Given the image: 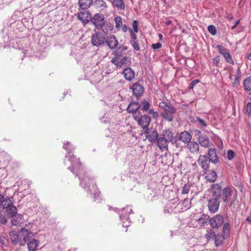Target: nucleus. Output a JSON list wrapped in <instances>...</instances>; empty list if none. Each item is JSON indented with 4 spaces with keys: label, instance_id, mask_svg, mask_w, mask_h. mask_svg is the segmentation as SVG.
Instances as JSON below:
<instances>
[{
    "label": "nucleus",
    "instance_id": "nucleus-1",
    "mask_svg": "<svg viewBox=\"0 0 251 251\" xmlns=\"http://www.w3.org/2000/svg\"><path fill=\"white\" fill-rule=\"evenodd\" d=\"M63 148L68 151V154L66 155V157H69V160L72 164V167H69V169L72 172L75 173L74 170H75L76 176H78L80 180V185L82 187L85 188L87 186L90 188L91 185L94 190V201H96V198L99 196L100 192L96 190V186L93 179H91L88 176H86V173L84 168L82 167L78 158H76L70 152L74 148L70 145L69 142L64 143Z\"/></svg>",
    "mask_w": 251,
    "mask_h": 251
},
{
    "label": "nucleus",
    "instance_id": "nucleus-2",
    "mask_svg": "<svg viewBox=\"0 0 251 251\" xmlns=\"http://www.w3.org/2000/svg\"><path fill=\"white\" fill-rule=\"evenodd\" d=\"M23 241L27 245L28 251H35L39 245V241L33 238V234L26 229L21 230Z\"/></svg>",
    "mask_w": 251,
    "mask_h": 251
},
{
    "label": "nucleus",
    "instance_id": "nucleus-3",
    "mask_svg": "<svg viewBox=\"0 0 251 251\" xmlns=\"http://www.w3.org/2000/svg\"><path fill=\"white\" fill-rule=\"evenodd\" d=\"M223 194V200L224 202H227L229 199L231 197L232 195L233 196L232 198V201L230 202V206H231L234 204L235 200L237 197V192L236 190L233 188L229 186H227L226 187L223 189L222 191Z\"/></svg>",
    "mask_w": 251,
    "mask_h": 251
},
{
    "label": "nucleus",
    "instance_id": "nucleus-4",
    "mask_svg": "<svg viewBox=\"0 0 251 251\" xmlns=\"http://www.w3.org/2000/svg\"><path fill=\"white\" fill-rule=\"evenodd\" d=\"M134 119L143 128L147 129L151 122V118L147 115H142L140 112L134 114Z\"/></svg>",
    "mask_w": 251,
    "mask_h": 251
},
{
    "label": "nucleus",
    "instance_id": "nucleus-5",
    "mask_svg": "<svg viewBox=\"0 0 251 251\" xmlns=\"http://www.w3.org/2000/svg\"><path fill=\"white\" fill-rule=\"evenodd\" d=\"M90 21L96 28L100 29L105 25L104 16L102 14L96 13L93 17H91Z\"/></svg>",
    "mask_w": 251,
    "mask_h": 251
},
{
    "label": "nucleus",
    "instance_id": "nucleus-6",
    "mask_svg": "<svg viewBox=\"0 0 251 251\" xmlns=\"http://www.w3.org/2000/svg\"><path fill=\"white\" fill-rule=\"evenodd\" d=\"M105 36L101 32H97L91 37V43L94 46L99 47L104 44Z\"/></svg>",
    "mask_w": 251,
    "mask_h": 251
},
{
    "label": "nucleus",
    "instance_id": "nucleus-7",
    "mask_svg": "<svg viewBox=\"0 0 251 251\" xmlns=\"http://www.w3.org/2000/svg\"><path fill=\"white\" fill-rule=\"evenodd\" d=\"M132 212V210L130 206H127L123 208L120 217L121 220L123 221V226H124L127 227L129 226L130 221L129 220L128 215Z\"/></svg>",
    "mask_w": 251,
    "mask_h": 251
},
{
    "label": "nucleus",
    "instance_id": "nucleus-8",
    "mask_svg": "<svg viewBox=\"0 0 251 251\" xmlns=\"http://www.w3.org/2000/svg\"><path fill=\"white\" fill-rule=\"evenodd\" d=\"M220 206L219 198H214L208 201V207L211 213L216 212Z\"/></svg>",
    "mask_w": 251,
    "mask_h": 251
},
{
    "label": "nucleus",
    "instance_id": "nucleus-9",
    "mask_svg": "<svg viewBox=\"0 0 251 251\" xmlns=\"http://www.w3.org/2000/svg\"><path fill=\"white\" fill-rule=\"evenodd\" d=\"M176 112V108L173 106L169 107L168 109L163 111L161 115L164 119L169 122L173 121L174 117L173 115Z\"/></svg>",
    "mask_w": 251,
    "mask_h": 251
},
{
    "label": "nucleus",
    "instance_id": "nucleus-10",
    "mask_svg": "<svg viewBox=\"0 0 251 251\" xmlns=\"http://www.w3.org/2000/svg\"><path fill=\"white\" fill-rule=\"evenodd\" d=\"M223 217L217 214L210 219L209 223L213 228H218L221 226L224 223Z\"/></svg>",
    "mask_w": 251,
    "mask_h": 251
},
{
    "label": "nucleus",
    "instance_id": "nucleus-11",
    "mask_svg": "<svg viewBox=\"0 0 251 251\" xmlns=\"http://www.w3.org/2000/svg\"><path fill=\"white\" fill-rule=\"evenodd\" d=\"M216 48L219 52L224 56L227 62L232 64L234 63L231 56L226 49L221 45H217Z\"/></svg>",
    "mask_w": 251,
    "mask_h": 251
},
{
    "label": "nucleus",
    "instance_id": "nucleus-12",
    "mask_svg": "<svg viewBox=\"0 0 251 251\" xmlns=\"http://www.w3.org/2000/svg\"><path fill=\"white\" fill-rule=\"evenodd\" d=\"M77 18L84 25L91 21V14L88 10H83L77 14Z\"/></svg>",
    "mask_w": 251,
    "mask_h": 251
},
{
    "label": "nucleus",
    "instance_id": "nucleus-13",
    "mask_svg": "<svg viewBox=\"0 0 251 251\" xmlns=\"http://www.w3.org/2000/svg\"><path fill=\"white\" fill-rule=\"evenodd\" d=\"M106 45L110 49H115L117 48L118 45V41L114 35H110L106 38L105 37V41Z\"/></svg>",
    "mask_w": 251,
    "mask_h": 251
},
{
    "label": "nucleus",
    "instance_id": "nucleus-14",
    "mask_svg": "<svg viewBox=\"0 0 251 251\" xmlns=\"http://www.w3.org/2000/svg\"><path fill=\"white\" fill-rule=\"evenodd\" d=\"M145 134L146 135V138L151 142L155 141L158 137L157 131L153 129L147 128Z\"/></svg>",
    "mask_w": 251,
    "mask_h": 251
},
{
    "label": "nucleus",
    "instance_id": "nucleus-15",
    "mask_svg": "<svg viewBox=\"0 0 251 251\" xmlns=\"http://www.w3.org/2000/svg\"><path fill=\"white\" fill-rule=\"evenodd\" d=\"M131 89L133 95L135 96L136 97L141 96L144 91L143 86L138 82L133 84Z\"/></svg>",
    "mask_w": 251,
    "mask_h": 251
},
{
    "label": "nucleus",
    "instance_id": "nucleus-16",
    "mask_svg": "<svg viewBox=\"0 0 251 251\" xmlns=\"http://www.w3.org/2000/svg\"><path fill=\"white\" fill-rule=\"evenodd\" d=\"M210 162V161L206 155H200L198 159L199 163L201 168L205 170H207L209 168Z\"/></svg>",
    "mask_w": 251,
    "mask_h": 251
},
{
    "label": "nucleus",
    "instance_id": "nucleus-17",
    "mask_svg": "<svg viewBox=\"0 0 251 251\" xmlns=\"http://www.w3.org/2000/svg\"><path fill=\"white\" fill-rule=\"evenodd\" d=\"M125 78L127 81L132 80L135 77L134 71L129 67H126L123 71Z\"/></svg>",
    "mask_w": 251,
    "mask_h": 251
},
{
    "label": "nucleus",
    "instance_id": "nucleus-18",
    "mask_svg": "<svg viewBox=\"0 0 251 251\" xmlns=\"http://www.w3.org/2000/svg\"><path fill=\"white\" fill-rule=\"evenodd\" d=\"M208 156L209 157L208 158L212 163L217 164L219 162V160L215 149L211 148L209 150Z\"/></svg>",
    "mask_w": 251,
    "mask_h": 251
},
{
    "label": "nucleus",
    "instance_id": "nucleus-19",
    "mask_svg": "<svg viewBox=\"0 0 251 251\" xmlns=\"http://www.w3.org/2000/svg\"><path fill=\"white\" fill-rule=\"evenodd\" d=\"M187 148L193 153H197L200 149L199 144L196 141H190L187 144Z\"/></svg>",
    "mask_w": 251,
    "mask_h": 251
},
{
    "label": "nucleus",
    "instance_id": "nucleus-20",
    "mask_svg": "<svg viewBox=\"0 0 251 251\" xmlns=\"http://www.w3.org/2000/svg\"><path fill=\"white\" fill-rule=\"evenodd\" d=\"M140 107V104L138 102H134L130 103L127 108L128 113H132L134 117V114L136 112H140L138 111Z\"/></svg>",
    "mask_w": 251,
    "mask_h": 251
},
{
    "label": "nucleus",
    "instance_id": "nucleus-21",
    "mask_svg": "<svg viewBox=\"0 0 251 251\" xmlns=\"http://www.w3.org/2000/svg\"><path fill=\"white\" fill-rule=\"evenodd\" d=\"M179 139L183 143L188 144L192 139V135L188 131H184L180 133Z\"/></svg>",
    "mask_w": 251,
    "mask_h": 251
},
{
    "label": "nucleus",
    "instance_id": "nucleus-22",
    "mask_svg": "<svg viewBox=\"0 0 251 251\" xmlns=\"http://www.w3.org/2000/svg\"><path fill=\"white\" fill-rule=\"evenodd\" d=\"M199 133L201 134L199 137V144L204 148H207L209 144V140L206 136L203 135L201 134L200 131H198Z\"/></svg>",
    "mask_w": 251,
    "mask_h": 251
},
{
    "label": "nucleus",
    "instance_id": "nucleus-23",
    "mask_svg": "<svg viewBox=\"0 0 251 251\" xmlns=\"http://www.w3.org/2000/svg\"><path fill=\"white\" fill-rule=\"evenodd\" d=\"M157 146L161 150L167 149L169 141L165 139V137H160L157 140Z\"/></svg>",
    "mask_w": 251,
    "mask_h": 251
},
{
    "label": "nucleus",
    "instance_id": "nucleus-24",
    "mask_svg": "<svg viewBox=\"0 0 251 251\" xmlns=\"http://www.w3.org/2000/svg\"><path fill=\"white\" fill-rule=\"evenodd\" d=\"M211 236H214L215 237V243L217 247L222 245L224 242V241L226 239L222 235H215L214 232H211L209 234V237Z\"/></svg>",
    "mask_w": 251,
    "mask_h": 251
},
{
    "label": "nucleus",
    "instance_id": "nucleus-25",
    "mask_svg": "<svg viewBox=\"0 0 251 251\" xmlns=\"http://www.w3.org/2000/svg\"><path fill=\"white\" fill-rule=\"evenodd\" d=\"M213 196L216 198H219L222 192L221 187L218 184H214L211 187Z\"/></svg>",
    "mask_w": 251,
    "mask_h": 251
},
{
    "label": "nucleus",
    "instance_id": "nucleus-26",
    "mask_svg": "<svg viewBox=\"0 0 251 251\" xmlns=\"http://www.w3.org/2000/svg\"><path fill=\"white\" fill-rule=\"evenodd\" d=\"M93 2L92 0H79L78 4L80 7L84 10L90 7Z\"/></svg>",
    "mask_w": 251,
    "mask_h": 251
},
{
    "label": "nucleus",
    "instance_id": "nucleus-27",
    "mask_svg": "<svg viewBox=\"0 0 251 251\" xmlns=\"http://www.w3.org/2000/svg\"><path fill=\"white\" fill-rule=\"evenodd\" d=\"M206 178L207 181L210 182H214L217 178V174L214 171H207Z\"/></svg>",
    "mask_w": 251,
    "mask_h": 251
},
{
    "label": "nucleus",
    "instance_id": "nucleus-28",
    "mask_svg": "<svg viewBox=\"0 0 251 251\" xmlns=\"http://www.w3.org/2000/svg\"><path fill=\"white\" fill-rule=\"evenodd\" d=\"M128 61L127 57H123L120 60L113 59L112 62L117 67H121L124 64L126 65Z\"/></svg>",
    "mask_w": 251,
    "mask_h": 251
},
{
    "label": "nucleus",
    "instance_id": "nucleus-29",
    "mask_svg": "<svg viewBox=\"0 0 251 251\" xmlns=\"http://www.w3.org/2000/svg\"><path fill=\"white\" fill-rule=\"evenodd\" d=\"M13 197H7L4 199L3 202V203L1 204L0 206H1L3 209H6V208L13 204Z\"/></svg>",
    "mask_w": 251,
    "mask_h": 251
},
{
    "label": "nucleus",
    "instance_id": "nucleus-30",
    "mask_svg": "<svg viewBox=\"0 0 251 251\" xmlns=\"http://www.w3.org/2000/svg\"><path fill=\"white\" fill-rule=\"evenodd\" d=\"M6 212L7 215L10 217H13L17 214V208L13 204L6 208Z\"/></svg>",
    "mask_w": 251,
    "mask_h": 251
},
{
    "label": "nucleus",
    "instance_id": "nucleus-31",
    "mask_svg": "<svg viewBox=\"0 0 251 251\" xmlns=\"http://www.w3.org/2000/svg\"><path fill=\"white\" fill-rule=\"evenodd\" d=\"M230 229V226L229 224L228 223H225L223 228L222 235H223L224 237H225V238H226L227 239L229 235Z\"/></svg>",
    "mask_w": 251,
    "mask_h": 251
},
{
    "label": "nucleus",
    "instance_id": "nucleus-32",
    "mask_svg": "<svg viewBox=\"0 0 251 251\" xmlns=\"http://www.w3.org/2000/svg\"><path fill=\"white\" fill-rule=\"evenodd\" d=\"M20 233V235L18 234L16 231H13L10 232V236L11 238V240L12 242L14 244H17L20 240L19 236L22 235V234Z\"/></svg>",
    "mask_w": 251,
    "mask_h": 251
},
{
    "label": "nucleus",
    "instance_id": "nucleus-33",
    "mask_svg": "<svg viewBox=\"0 0 251 251\" xmlns=\"http://www.w3.org/2000/svg\"><path fill=\"white\" fill-rule=\"evenodd\" d=\"M113 6L117 7L121 10L125 9V5L123 0H113L111 1Z\"/></svg>",
    "mask_w": 251,
    "mask_h": 251
},
{
    "label": "nucleus",
    "instance_id": "nucleus-34",
    "mask_svg": "<svg viewBox=\"0 0 251 251\" xmlns=\"http://www.w3.org/2000/svg\"><path fill=\"white\" fill-rule=\"evenodd\" d=\"M94 4L97 8L100 10L104 9L106 7V2L103 0H96Z\"/></svg>",
    "mask_w": 251,
    "mask_h": 251
},
{
    "label": "nucleus",
    "instance_id": "nucleus-35",
    "mask_svg": "<svg viewBox=\"0 0 251 251\" xmlns=\"http://www.w3.org/2000/svg\"><path fill=\"white\" fill-rule=\"evenodd\" d=\"M9 245V241L3 235L0 234V248L4 250V247H6Z\"/></svg>",
    "mask_w": 251,
    "mask_h": 251
},
{
    "label": "nucleus",
    "instance_id": "nucleus-36",
    "mask_svg": "<svg viewBox=\"0 0 251 251\" xmlns=\"http://www.w3.org/2000/svg\"><path fill=\"white\" fill-rule=\"evenodd\" d=\"M162 136L163 137H165V139L168 140V141H172L173 138V134L170 130H166L164 132Z\"/></svg>",
    "mask_w": 251,
    "mask_h": 251
},
{
    "label": "nucleus",
    "instance_id": "nucleus-37",
    "mask_svg": "<svg viewBox=\"0 0 251 251\" xmlns=\"http://www.w3.org/2000/svg\"><path fill=\"white\" fill-rule=\"evenodd\" d=\"M245 89L248 91L251 90V76L248 77L244 82Z\"/></svg>",
    "mask_w": 251,
    "mask_h": 251
},
{
    "label": "nucleus",
    "instance_id": "nucleus-38",
    "mask_svg": "<svg viewBox=\"0 0 251 251\" xmlns=\"http://www.w3.org/2000/svg\"><path fill=\"white\" fill-rule=\"evenodd\" d=\"M140 106H142L141 109L145 111H147L149 110L150 107V104L149 102L146 100H143L141 101L140 103Z\"/></svg>",
    "mask_w": 251,
    "mask_h": 251
},
{
    "label": "nucleus",
    "instance_id": "nucleus-39",
    "mask_svg": "<svg viewBox=\"0 0 251 251\" xmlns=\"http://www.w3.org/2000/svg\"><path fill=\"white\" fill-rule=\"evenodd\" d=\"M191 187V183H187V184H185L182 189V194H187L189 192L190 189Z\"/></svg>",
    "mask_w": 251,
    "mask_h": 251
},
{
    "label": "nucleus",
    "instance_id": "nucleus-40",
    "mask_svg": "<svg viewBox=\"0 0 251 251\" xmlns=\"http://www.w3.org/2000/svg\"><path fill=\"white\" fill-rule=\"evenodd\" d=\"M114 21L116 24V28H119L122 25V20L121 17H115L114 18Z\"/></svg>",
    "mask_w": 251,
    "mask_h": 251
},
{
    "label": "nucleus",
    "instance_id": "nucleus-41",
    "mask_svg": "<svg viewBox=\"0 0 251 251\" xmlns=\"http://www.w3.org/2000/svg\"><path fill=\"white\" fill-rule=\"evenodd\" d=\"M159 106L164 111L165 109H168L169 107L173 106V105L170 103L162 101L159 103Z\"/></svg>",
    "mask_w": 251,
    "mask_h": 251
},
{
    "label": "nucleus",
    "instance_id": "nucleus-42",
    "mask_svg": "<svg viewBox=\"0 0 251 251\" xmlns=\"http://www.w3.org/2000/svg\"><path fill=\"white\" fill-rule=\"evenodd\" d=\"M207 29L208 31L212 35H214L217 33V29L215 26L210 25L208 26Z\"/></svg>",
    "mask_w": 251,
    "mask_h": 251
},
{
    "label": "nucleus",
    "instance_id": "nucleus-43",
    "mask_svg": "<svg viewBox=\"0 0 251 251\" xmlns=\"http://www.w3.org/2000/svg\"><path fill=\"white\" fill-rule=\"evenodd\" d=\"M182 204L185 209H188L191 206V201L188 199H185L182 202Z\"/></svg>",
    "mask_w": 251,
    "mask_h": 251
},
{
    "label": "nucleus",
    "instance_id": "nucleus-44",
    "mask_svg": "<svg viewBox=\"0 0 251 251\" xmlns=\"http://www.w3.org/2000/svg\"><path fill=\"white\" fill-rule=\"evenodd\" d=\"M235 157V153L232 150H228L227 152V158L229 160H231Z\"/></svg>",
    "mask_w": 251,
    "mask_h": 251
},
{
    "label": "nucleus",
    "instance_id": "nucleus-45",
    "mask_svg": "<svg viewBox=\"0 0 251 251\" xmlns=\"http://www.w3.org/2000/svg\"><path fill=\"white\" fill-rule=\"evenodd\" d=\"M131 44L135 50L137 51L139 50V46L136 41H131Z\"/></svg>",
    "mask_w": 251,
    "mask_h": 251
},
{
    "label": "nucleus",
    "instance_id": "nucleus-46",
    "mask_svg": "<svg viewBox=\"0 0 251 251\" xmlns=\"http://www.w3.org/2000/svg\"><path fill=\"white\" fill-rule=\"evenodd\" d=\"M199 82V80L198 79H195L193 80L189 85V88L190 89H193L194 86Z\"/></svg>",
    "mask_w": 251,
    "mask_h": 251
},
{
    "label": "nucleus",
    "instance_id": "nucleus-47",
    "mask_svg": "<svg viewBox=\"0 0 251 251\" xmlns=\"http://www.w3.org/2000/svg\"><path fill=\"white\" fill-rule=\"evenodd\" d=\"M21 218L20 216L18 218H16V219L13 218L11 221V223L13 225L16 226L18 224H19V223H20L21 222Z\"/></svg>",
    "mask_w": 251,
    "mask_h": 251
},
{
    "label": "nucleus",
    "instance_id": "nucleus-48",
    "mask_svg": "<svg viewBox=\"0 0 251 251\" xmlns=\"http://www.w3.org/2000/svg\"><path fill=\"white\" fill-rule=\"evenodd\" d=\"M132 27L133 28V31L135 33H137L138 32V22L137 21L134 20L132 23Z\"/></svg>",
    "mask_w": 251,
    "mask_h": 251
},
{
    "label": "nucleus",
    "instance_id": "nucleus-49",
    "mask_svg": "<svg viewBox=\"0 0 251 251\" xmlns=\"http://www.w3.org/2000/svg\"><path fill=\"white\" fill-rule=\"evenodd\" d=\"M197 121H198L199 125H200L203 127H205L207 125L205 121L201 118H198Z\"/></svg>",
    "mask_w": 251,
    "mask_h": 251
},
{
    "label": "nucleus",
    "instance_id": "nucleus-50",
    "mask_svg": "<svg viewBox=\"0 0 251 251\" xmlns=\"http://www.w3.org/2000/svg\"><path fill=\"white\" fill-rule=\"evenodd\" d=\"M213 64L215 66H218V65L220 61V57L219 56H217L213 59Z\"/></svg>",
    "mask_w": 251,
    "mask_h": 251
},
{
    "label": "nucleus",
    "instance_id": "nucleus-51",
    "mask_svg": "<svg viewBox=\"0 0 251 251\" xmlns=\"http://www.w3.org/2000/svg\"><path fill=\"white\" fill-rule=\"evenodd\" d=\"M152 48L154 50L159 49L162 47V44L160 43H157L156 44H153L151 45Z\"/></svg>",
    "mask_w": 251,
    "mask_h": 251
},
{
    "label": "nucleus",
    "instance_id": "nucleus-52",
    "mask_svg": "<svg viewBox=\"0 0 251 251\" xmlns=\"http://www.w3.org/2000/svg\"><path fill=\"white\" fill-rule=\"evenodd\" d=\"M149 112L150 114H152L153 115V117L154 118H157L158 116V112L156 111H154L152 109H150Z\"/></svg>",
    "mask_w": 251,
    "mask_h": 251
},
{
    "label": "nucleus",
    "instance_id": "nucleus-53",
    "mask_svg": "<svg viewBox=\"0 0 251 251\" xmlns=\"http://www.w3.org/2000/svg\"><path fill=\"white\" fill-rule=\"evenodd\" d=\"M198 223H199L200 225H204V224L206 223H207V221L206 220H205V219L202 218V217H201V218H200L198 220Z\"/></svg>",
    "mask_w": 251,
    "mask_h": 251
},
{
    "label": "nucleus",
    "instance_id": "nucleus-54",
    "mask_svg": "<svg viewBox=\"0 0 251 251\" xmlns=\"http://www.w3.org/2000/svg\"><path fill=\"white\" fill-rule=\"evenodd\" d=\"M130 32L131 37L132 39V41H134V40L136 41V39L137 38L136 34L134 33L133 31L131 29H130Z\"/></svg>",
    "mask_w": 251,
    "mask_h": 251
},
{
    "label": "nucleus",
    "instance_id": "nucleus-55",
    "mask_svg": "<svg viewBox=\"0 0 251 251\" xmlns=\"http://www.w3.org/2000/svg\"><path fill=\"white\" fill-rule=\"evenodd\" d=\"M240 23V20L237 21L235 24H234V25L231 27V29H235L237 26L238 25H239V24Z\"/></svg>",
    "mask_w": 251,
    "mask_h": 251
},
{
    "label": "nucleus",
    "instance_id": "nucleus-56",
    "mask_svg": "<svg viewBox=\"0 0 251 251\" xmlns=\"http://www.w3.org/2000/svg\"><path fill=\"white\" fill-rule=\"evenodd\" d=\"M122 29L123 32H126L127 31V30L128 29V27L126 25H123V26L122 27Z\"/></svg>",
    "mask_w": 251,
    "mask_h": 251
},
{
    "label": "nucleus",
    "instance_id": "nucleus-57",
    "mask_svg": "<svg viewBox=\"0 0 251 251\" xmlns=\"http://www.w3.org/2000/svg\"><path fill=\"white\" fill-rule=\"evenodd\" d=\"M4 199V196L0 194V205L1 204L3 203Z\"/></svg>",
    "mask_w": 251,
    "mask_h": 251
},
{
    "label": "nucleus",
    "instance_id": "nucleus-58",
    "mask_svg": "<svg viewBox=\"0 0 251 251\" xmlns=\"http://www.w3.org/2000/svg\"><path fill=\"white\" fill-rule=\"evenodd\" d=\"M158 36H159V40H162L163 36H162V35L161 33H159V34Z\"/></svg>",
    "mask_w": 251,
    "mask_h": 251
},
{
    "label": "nucleus",
    "instance_id": "nucleus-59",
    "mask_svg": "<svg viewBox=\"0 0 251 251\" xmlns=\"http://www.w3.org/2000/svg\"><path fill=\"white\" fill-rule=\"evenodd\" d=\"M247 58L248 59L251 60V52L248 55Z\"/></svg>",
    "mask_w": 251,
    "mask_h": 251
},
{
    "label": "nucleus",
    "instance_id": "nucleus-60",
    "mask_svg": "<svg viewBox=\"0 0 251 251\" xmlns=\"http://www.w3.org/2000/svg\"><path fill=\"white\" fill-rule=\"evenodd\" d=\"M171 21H168L167 22H166V25H169L171 24Z\"/></svg>",
    "mask_w": 251,
    "mask_h": 251
},
{
    "label": "nucleus",
    "instance_id": "nucleus-61",
    "mask_svg": "<svg viewBox=\"0 0 251 251\" xmlns=\"http://www.w3.org/2000/svg\"><path fill=\"white\" fill-rule=\"evenodd\" d=\"M7 222V220L5 219H3V222H2L3 224H5Z\"/></svg>",
    "mask_w": 251,
    "mask_h": 251
},
{
    "label": "nucleus",
    "instance_id": "nucleus-62",
    "mask_svg": "<svg viewBox=\"0 0 251 251\" xmlns=\"http://www.w3.org/2000/svg\"><path fill=\"white\" fill-rule=\"evenodd\" d=\"M246 220H248V221H251V218H249L248 217V218H247Z\"/></svg>",
    "mask_w": 251,
    "mask_h": 251
},
{
    "label": "nucleus",
    "instance_id": "nucleus-63",
    "mask_svg": "<svg viewBox=\"0 0 251 251\" xmlns=\"http://www.w3.org/2000/svg\"><path fill=\"white\" fill-rule=\"evenodd\" d=\"M15 251H20L18 250H16Z\"/></svg>",
    "mask_w": 251,
    "mask_h": 251
},
{
    "label": "nucleus",
    "instance_id": "nucleus-64",
    "mask_svg": "<svg viewBox=\"0 0 251 251\" xmlns=\"http://www.w3.org/2000/svg\"><path fill=\"white\" fill-rule=\"evenodd\" d=\"M250 182H251V178L250 179Z\"/></svg>",
    "mask_w": 251,
    "mask_h": 251
}]
</instances>
